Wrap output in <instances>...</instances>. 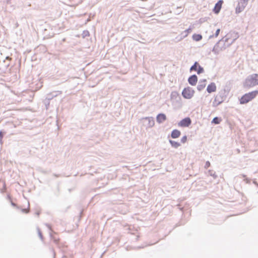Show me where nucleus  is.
I'll return each mask as SVG.
<instances>
[{
	"label": "nucleus",
	"mask_w": 258,
	"mask_h": 258,
	"mask_svg": "<svg viewBox=\"0 0 258 258\" xmlns=\"http://www.w3.org/2000/svg\"><path fill=\"white\" fill-rule=\"evenodd\" d=\"M228 40L229 38L223 37L218 41L213 48L212 52L217 55L218 54L220 51L225 49L233 42V41H232L231 42H229Z\"/></svg>",
	"instance_id": "obj_1"
},
{
	"label": "nucleus",
	"mask_w": 258,
	"mask_h": 258,
	"mask_svg": "<svg viewBox=\"0 0 258 258\" xmlns=\"http://www.w3.org/2000/svg\"><path fill=\"white\" fill-rule=\"evenodd\" d=\"M257 85H258V74H252L248 76L243 83V87L246 89H249Z\"/></svg>",
	"instance_id": "obj_2"
},
{
	"label": "nucleus",
	"mask_w": 258,
	"mask_h": 258,
	"mask_svg": "<svg viewBox=\"0 0 258 258\" xmlns=\"http://www.w3.org/2000/svg\"><path fill=\"white\" fill-rule=\"evenodd\" d=\"M258 95V90H254L243 95L240 99V103L244 104L254 99Z\"/></svg>",
	"instance_id": "obj_3"
},
{
	"label": "nucleus",
	"mask_w": 258,
	"mask_h": 258,
	"mask_svg": "<svg viewBox=\"0 0 258 258\" xmlns=\"http://www.w3.org/2000/svg\"><path fill=\"white\" fill-rule=\"evenodd\" d=\"M194 93V90L189 87L184 88L182 91V96L187 99L191 98L193 97Z\"/></svg>",
	"instance_id": "obj_4"
},
{
	"label": "nucleus",
	"mask_w": 258,
	"mask_h": 258,
	"mask_svg": "<svg viewBox=\"0 0 258 258\" xmlns=\"http://www.w3.org/2000/svg\"><path fill=\"white\" fill-rule=\"evenodd\" d=\"M191 123V120L188 117H185L182 119L180 122H178V124L180 126L182 127H187L190 125Z\"/></svg>",
	"instance_id": "obj_5"
},
{
	"label": "nucleus",
	"mask_w": 258,
	"mask_h": 258,
	"mask_svg": "<svg viewBox=\"0 0 258 258\" xmlns=\"http://www.w3.org/2000/svg\"><path fill=\"white\" fill-rule=\"evenodd\" d=\"M145 122H147L146 126L147 127H151L154 126L155 122L153 117H146L143 118Z\"/></svg>",
	"instance_id": "obj_6"
},
{
	"label": "nucleus",
	"mask_w": 258,
	"mask_h": 258,
	"mask_svg": "<svg viewBox=\"0 0 258 258\" xmlns=\"http://www.w3.org/2000/svg\"><path fill=\"white\" fill-rule=\"evenodd\" d=\"M62 92L61 91H55L50 92L46 94V98L49 99V100H51L53 98L57 97L58 95L61 94Z\"/></svg>",
	"instance_id": "obj_7"
},
{
	"label": "nucleus",
	"mask_w": 258,
	"mask_h": 258,
	"mask_svg": "<svg viewBox=\"0 0 258 258\" xmlns=\"http://www.w3.org/2000/svg\"><path fill=\"white\" fill-rule=\"evenodd\" d=\"M188 82L191 86H195L198 82V77L196 75H192L188 78Z\"/></svg>",
	"instance_id": "obj_8"
},
{
	"label": "nucleus",
	"mask_w": 258,
	"mask_h": 258,
	"mask_svg": "<svg viewBox=\"0 0 258 258\" xmlns=\"http://www.w3.org/2000/svg\"><path fill=\"white\" fill-rule=\"evenodd\" d=\"M223 4V1L220 0L216 4L213 9V12L215 14H218L222 8V5Z\"/></svg>",
	"instance_id": "obj_9"
},
{
	"label": "nucleus",
	"mask_w": 258,
	"mask_h": 258,
	"mask_svg": "<svg viewBox=\"0 0 258 258\" xmlns=\"http://www.w3.org/2000/svg\"><path fill=\"white\" fill-rule=\"evenodd\" d=\"M166 116L164 113H160L158 114L156 117L157 122L159 123H163L166 120Z\"/></svg>",
	"instance_id": "obj_10"
},
{
	"label": "nucleus",
	"mask_w": 258,
	"mask_h": 258,
	"mask_svg": "<svg viewBox=\"0 0 258 258\" xmlns=\"http://www.w3.org/2000/svg\"><path fill=\"white\" fill-rule=\"evenodd\" d=\"M216 91V86L215 83H211L208 86L207 88V91L209 93H211L212 92H215Z\"/></svg>",
	"instance_id": "obj_11"
},
{
	"label": "nucleus",
	"mask_w": 258,
	"mask_h": 258,
	"mask_svg": "<svg viewBox=\"0 0 258 258\" xmlns=\"http://www.w3.org/2000/svg\"><path fill=\"white\" fill-rule=\"evenodd\" d=\"M206 79L201 80L199 82L198 85L197 86L198 90H199V91H202L206 86Z\"/></svg>",
	"instance_id": "obj_12"
},
{
	"label": "nucleus",
	"mask_w": 258,
	"mask_h": 258,
	"mask_svg": "<svg viewBox=\"0 0 258 258\" xmlns=\"http://www.w3.org/2000/svg\"><path fill=\"white\" fill-rule=\"evenodd\" d=\"M181 135V132L176 129L173 130L171 133V137L172 139H176L178 138Z\"/></svg>",
	"instance_id": "obj_13"
},
{
	"label": "nucleus",
	"mask_w": 258,
	"mask_h": 258,
	"mask_svg": "<svg viewBox=\"0 0 258 258\" xmlns=\"http://www.w3.org/2000/svg\"><path fill=\"white\" fill-rule=\"evenodd\" d=\"M169 142L171 146L174 148H178L180 146V144L179 143L175 141L169 140Z\"/></svg>",
	"instance_id": "obj_14"
},
{
	"label": "nucleus",
	"mask_w": 258,
	"mask_h": 258,
	"mask_svg": "<svg viewBox=\"0 0 258 258\" xmlns=\"http://www.w3.org/2000/svg\"><path fill=\"white\" fill-rule=\"evenodd\" d=\"M192 39L196 41H199L202 39V36L201 34H194L192 35Z\"/></svg>",
	"instance_id": "obj_15"
},
{
	"label": "nucleus",
	"mask_w": 258,
	"mask_h": 258,
	"mask_svg": "<svg viewBox=\"0 0 258 258\" xmlns=\"http://www.w3.org/2000/svg\"><path fill=\"white\" fill-rule=\"evenodd\" d=\"M50 101V100H49V99H47V98H45V99H44L43 100V103L45 105V108L46 110H48L49 108Z\"/></svg>",
	"instance_id": "obj_16"
},
{
	"label": "nucleus",
	"mask_w": 258,
	"mask_h": 258,
	"mask_svg": "<svg viewBox=\"0 0 258 258\" xmlns=\"http://www.w3.org/2000/svg\"><path fill=\"white\" fill-rule=\"evenodd\" d=\"M199 64L197 61H196L194 64L190 67V71H197L198 67L199 66Z\"/></svg>",
	"instance_id": "obj_17"
},
{
	"label": "nucleus",
	"mask_w": 258,
	"mask_h": 258,
	"mask_svg": "<svg viewBox=\"0 0 258 258\" xmlns=\"http://www.w3.org/2000/svg\"><path fill=\"white\" fill-rule=\"evenodd\" d=\"M221 121V119L220 118H219L218 117H215L213 119V120L212 121V123L216 124H218L220 123Z\"/></svg>",
	"instance_id": "obj_18"
},
{
	"label": "nucleus",
	"mask_w": 258,
	"mask_h": 258,
	"mask_svg": "<svg viewBox=\"0 0 258 258\" xmlns=\"http://www.w3.org/2000/svg\"><path fill=\"white\" fill-rule=\"evenodd\" d=\"M247 4V2L244 0H241L240 2L238 3V5H240L242 9H244Z\"/></svg>",
	"instance_id": "obj_19"
},
{
	"label": "nucleus",
	"mask_w": 258,
	"mask_h": 258,
	"mask_svg": "<svg viewBox=\"0 0 258 258\" xmlns=\"http://www.w3.org/2000/svg\"><path fill=\"white\" fill-rule=\"evenodd\" d=\"M198 74H201L202 73H203L204 72V68L201 67L200 64L199 65L197 70Z\"/></svg>",
	"instance_id": "obj_20"
},
{
	"label": "nucleus",
	"mask_w": 258,
	"mask_h": 258,
	"mask_svg": "<svg viewBox=\"0 0 258 258\" xmlns=\"http://www.w3.org/2000/svg\"><path fill=\"white\" fill-rule=\"evenodd\" d=\"M244 9H242L240 5H237L236 8V13H240Z\"/></svg>",
	"instance_id": "obj_21"
},
{
	"label": "nucleus",
	"mask_w": 258,
	"mask_h": 258,
	"mask_svg": "<svg viewBox=\"0 0 258 258\" xmlns=\"http://www.w3.org/2000/svg\"><path fill=\"white\" fill-rule=\"evenodd\" d=\"M214 102H217V105H219L222 102V100H220L218 96H216L214 99Z\"/></svg>",
	"instance_id": "obj_22"
},
{
	"label": "nucleus",
	"mask_w": 258,
	"mask_h": 258,
	"mask_svg": "<svg viewBox=\"0 0 258 258\" xmlns=\"http://www.w3.org/2000/svg\"><path fill=\"white\" fill-rule=\"evenodd\" d=\"M209 173L211 176H213L214 177V178H215V179L217 177V175L216 174L215 172H214L213 171L209 170Z\"/></svg>",
	"instance_id": "obj_23"
},
{
	"label": "nucleus",
	"mask_w": 258,
	"mask_h": 258,
	"mask_svg": "<svg viewBox=\"0 0 258 258\" xmlns=\"http://www.w3.org/2000/svg\"><path fill=\"white\" fill-rule=\"evenodd\" d=\"M82 36L83 38L88 36H89V32L88 31H84L82 33Z\"/></svg>",
	"instance_id": "obj_24"
},
{
	"label": "nucleus",
	"mask_w": 258,
	"mask_h": 258,
	"mask_svg": "<svg viewBox=\"0 0 258 258\" xmlns=\"http://www.w3.org/2000/svg\"><path fill=\"white\" fill-rule=\"evenodd\" d=\"M37 231H38L39 237H40L41 240H43V236H42V233L39 228H37Z\"/></svg>",
	"instance_id": "obj_25"
},
{
	"label": "nucleus",
	"mask_w": 258,
	"mask_h": 258,
	"mask_svg": "<svg viewBox=\"0 0 258 258\" xmlns=\"http://www.w3.org/2000/svg\"><path fill=\"white\" fill-rule=\"evenodd\" d=\"M187 141V137L186 136H184L181 139V142L182 143H185Z\"/></svg>",
	"instance_id": "obj_26"
},
{
	"label": "nucleus",
	"mask_w": 258,
	"mask_h": 258,
	"mask_svg": "<svg viewBox=\"0 0 258 258\" xmlns=\"http://www.w3.org/2000/svg\"><path fill=\"white\" fill-rule=\"evenodd\" d=\"M3 137H4L3 133L2 132V131H0V144L1 145L3 144L2 139H3Z\"/></svg>",
	"instance_id": "obj_27"
},
{
	"label": "nucleus",
	"mask_w": 258,
	"mask_h": 258,
	"mask_svg": "<svg viewBox=\"0 0 258 258\" xmlns=\"http://www.w3.org/2000/svg\"><path fill=\"white\" fill-rule=\"evenodd\" d=\"M50 236L54 240L55 242H57L58 239L55 237H53L51 233H50Z\"/></svg>",
	"instance_id": "obj_28"
},
{
	"label": "nucleus",
	"mask_w": 258,
	"mask_h": 258,
	"mask_svg": "<svg viewBox=\"0 0 258 258\" xmlns=\"http://www.w3.org/2000/svg\"><path fill=\"white\" fill-rule=\"evenodd\" d=\"M210 166V162L209 161H207L205 163V168H208V167H209Z\"/></svg>",
	"instance_id": "obj_29"
},
{
	"label": "nucleus",
	"mask_w": 258,
	"mask_h": 258,
	"mask_svg": "<svg viewBox=\"0 0 258 258\" xmlns=\"http://www.w3.org/2000/svg\"><path fill=\"white\" fill-rule=\"evenodd\" d=\"M220 32V29H218L215 33V35H214L215 37H217L219 35Z\"/></svg>",
	"instance_id": "obj_30"
},
{
	"label": "nucleus",
	"mask_w": 258,
	"mask_h": 258,
	"mask_svg": "<svg viewBox=\"0 0 258 258\" xmlns=\"http://www.w3.org/2000/svg\"><path fill=\"white\" fill-rule=\"evenodd\" d=\"M244 180L246 182V183H250V179L247 178H244Z\"/></svg>",
	"instance_id": "obj_31"
},
{
	"label": "nucleus",
	"mask_w": 258,
	"mask_h": 258,
	"mask_svg": "<svg viewBox=\"0 0 258 258\" xmlns=\"http://www.w3.org/2000/svg\"><path fill=\"white\" fill-rule=\"evenodd\" d=\"M191 31V29L189 28L185 31L186 33H190Z\"/></svg>",
	"instance_id": "obj_32"
},
{
	"label": "nucleus",
	"mask_w": 258,
	"mask_h": 258,
	"mask_svg": "<svg viewBox=\"0 0 258 258\" xmlns=\"http://www.w3.org/2000/svg\"><path fill=\"white\" fill-rule=\"evenodd\" d=\"M22 212H25V213H28V211L26 209H22Z\"/></svg>",
	"instance_id": "obj_33"
},
{
	"label": "nucleus",
	"mask_w": 258,
	"mask_h": 258,
	"mask_svg": "<svg viewBox=\"0 0 258 258\" xmlns=\"http://www.w3.org/2000/svg\"><path fill=\"white\" fill-rule=\"evenodd\" d=\"M253 183L255 185H256L257 186H258V183H257V182H256V181H255V180H254V181H253Z\"/></svg>",
	"instance_id": "obj_34"
},
{
	"label": "nucleus",
	"mask_w": 258,
	"mask_h": 258,
	"mask_svg": "<svg viewBox=\"0 0 258 258\" xmlns=\"http://www.w3.org/2000/svg\"><path fill=\"white\" fill-rule=\"evenodd\" d=\"M46 225L50 230H51V228H50V225L49 224H46Z\"/></svg>",
	"instance_id": "obj_35"
},
{
	"label": "nucleus",
	"mask_w": 258,
	"mask_h": 258,
	"mask_svg": "<svg viewBox=\"0 0 258 258\" xmlns=\"http://www.w3.org/2000/svg\"><path fill=\"white\" fill-rule=\"evenodd\" d=\"M11 204L13 206H16V204L15 203H13V202H12Z\"/></svg>",
	"instance_id": "obj_36"
},
{
	"label": "nucleus",
	"mask_w": 258,
	"mask_h": 258,
	"mask_svg": "<svg viewBox=\"0 0 258 258\" xmlns=\"http://www.w3.org/2000/svg\"><path fill=\"white\" fill-rule=\"evenodd\" d=\"M40 213L39 212H37L36 213V214L38 216L39 215Z\"/></svg>",
	"instance_id": "obj_37"
},
{
	"label": "nucleus",
	"mask_w": 258,
	"mask_h": 258,
	"mask_svg": "<svg viewBox=\"0 0 258 258\" xmlns=\"http://www.w3.org/2000/svg\"><path fill=\"white\" fill-rule=\"evenodd\" d=\"M213 36H214V35H210V36H209V38H212Z\"/></svg>",
	"instance_id": "obj_38"
},
{
	"label": "nucleus",
	"mask_w": 258,
	"mask_h": 258,
	"mask_svg": "<svg viewBox=\"0 0 258 258\" xmlns=\"http://www.w3.org/2000/svg\"><path fill=\"white\" fill-rule=\"evenodd\" d=\"M242 176L243 177H245V175H244V174L242 175Z\"/></svg>",
	"instance_id": "obj_39"
},
{
	"label": "nucleus",
	"mask_w": 258,
	"mask_h": 258,
	"mask_svg": "<svg viewBox=\"0 0 258 258\" xmlns=\"http://www.w3.org/2000/svg\"><path fill=\"white\" fill-rule=\"evenodd\" d=\"M11 0H7V3H8Z\"/></svg>",
	"instance_id": "obj_40"
}]
</instances>
